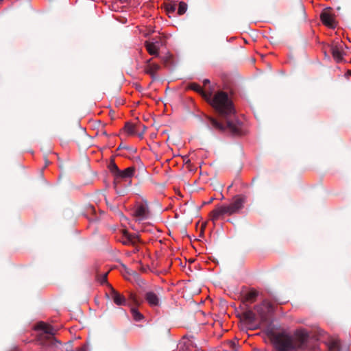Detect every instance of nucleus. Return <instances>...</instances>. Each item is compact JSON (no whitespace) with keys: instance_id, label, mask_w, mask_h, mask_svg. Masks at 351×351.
Instances as JSON below:
<instances>
[{"instance_id":"nucleus-1","label":"nucleus","mask_w":351,"mask_h":351,"mask_svg":"<svg viewBox=\"0 0 351 351\" xmlns=\"http://www.w3.org/2000/svg\"><path fill=\"white\" fill-rule=\"evenodd\" d=\"M206 101L222 118L220 122L212 117H208L211 125L221 132H228L232 135H241L242 124L234 119L235 109L227 93L219 90L213 95L210 90L209 98Z\"/></svg>"},{"instance_id":"nucleus-2","label":"nucleus","mask_w":351,"mask_h":351,"mask_svg":"<svg viewBox=\"0 0 351 351\" xmlns=\"http://www.w3.org/2000/svg\"><path fill=\"white\" fill-rule=\"evenodd\" d=\"M309 335L304 329L297 330L293 335L284 332L273 337V343L276 351H291L304 350L307 345Z\"/></svg>"},{"instance_id":"nucleus-3","label":"nucleus","mask_w":351,"mask_h":351,"mask_svg":"<svg viewBox=\"0 0 351 351\" xmlns=\"http://www.w3.org/2000/svg\"><path fill=\"white\" fill-rule=\"evenodd\" d=\"M245 201L246 197L244 195H239L234 196L233 201L230 204L217 206L210 213V219L215 222L224 215L230 216L239 213L244 207Z\"/></svg>"},{"instance_id":"nucleus-4","label":"nucleus","mask_w":351,"mask_h":351,"mask_svg":"<svg viewBox=\"0 0 351 351\" xmlns=\"http://www.w3.org/2000/svg\"><path fill=\"white\" fill-rule=\"evenodd\" d=\"M37 328L41 332L37 336V343L44 348H56L60 343L54 337L53 328L44 322H39Z\"/></svg>"},{"instance_id":"nucleus-5","label":"nucleus","mask_w":351,"mask_h":351,"mask_svg":"<svg viewBox=\"0 0 351 351\" xmlns=\"http://www.w3.org/2000/svg\"><path fill=\"white\" fill-rule=\"evenodd\" d=\"M167 294L168 291H165L163 288H155V314L160 313V310L164 312L167 306Z\"/></svg>"},{"instance_id":"nucleus-6","label":"nucleus","mask_w":351,"mask_h":351,"mask_svg":"<svg viewBox=\"0 0 351 351\" xmlns=\"http://www.w3.org/2000/svg\"><path fill=\"white\" fill-rule=\"evenodd\" d=\"M133 215L139 222L143 221L149 217L151 212L146 200H143L136 206L134 210Z\"/></svg>"},{"instance_id":"nucleus-7","label":"nucleus","mask_w":351,"mask_h":351,"mask_svg":"<svg viewBox=\"0 0 351 351\" xmlns=\"http://www.w3.org/2000/svg\"><path fill=\"white\" fill-rule=\"evenodd\" d=\"M166 43L165 36L162 35L160 33H158V36H155V58H159L162 61L164 62L165 64H168L170 62L171 57L169 56H165L161 57L160 55V52L158 51L159 49V46H163Z\"/></svg>"},{"instance_id":"nucleus-8","label":"nucleus","mask_w":351,"mask_h":351,"mask_svg":"<svg viewBox=\"0 0 351 351\" xmlns=\"http://www.w3.org/2000/svg\"><path fill=\"white\" fill-rule=\"evenodd\" d=\"M320 19L325 25L330 28H335L337 25L331 8L324 9L320 14Z\"/></svg>"},{"instance_id":"nucleus-9","label":"nucleus","mask_w":351,"mask_h":351,"mask_svg":"<svg viewBox=\"0 0 351 351\" xmlns=\"http://www.w3.org/2000/svg\"><path fill=\"white\" fill-rule=\"evenodd\" d=\"M240 317L243 322L250 325V329L254 330L258 328V326L255 324L256 319V315L252 310L248 309L245 311L241 314Z\"/></svg>"},{"instance_id":"nucleus-10","label":"nucleus","mask_w":351,"mask_h":351,"mask_svg":"<svg viewBox=\"0 0 351 351\" xmlns=\"http://www.w3.org/2000/svg\"><path fill=\"white\" fill-rule=\"evenodd\" d=\"M134 172L135 168L134 167H128L123 171L120 170L119 173L117 174L114 179V183L117 184L122 180H127L128 178H132Z\"/></svg>"},{"instance_id":"nucleus-11","label":"nucleus","mask_w":351,"mask_h":351,"mask_svg":"<svg viewBox=\"0 0 351 351\" xmlns=\"http://www.w3.org/2000/svg\"><path fill=\"white\" fill-rule=\"evenodd\" d=\"M262 306L267 308V311L268 313H271V312L274 311V308L273 304L271 302H268L267 300H264L262 302L261 305L255 306V309L260 314L261 319H265V315L261 311Z\"/></svg>"},{"instance_id":"nucleus-12","label":"nucleus","mask_w":351,"mask_h":351,"mask_svg":"<svg viewBox=\"0 0 351 351\" xmlns=\"http://www.w3.org/2000/svg\"><path fill=\"white\" fill-rule=\"evenodd\" d=\"M189 88L199 93L206 101L209 98L210 91L206 92L196 83H192L189 85Z\"/></svg>"},{"instance_id":"nucleus-13","label":"nucleus","mask_w":351,"mask_h":351,"mask_svg":"<svg viewBox=\"0 0 351 351\" xmlns=\"http://www.w3.org/2000/svg\"><path fill=\"white\" fill-rule=\"evenodd\" d=\"M258 294V291L252 289L243 295V302L253 303L256 300Z\"/></svg>"},{"instance_id":"nucleus-14","label":"nucleus","mask_w":351,"mask_h":351,"mask_svg":"<svg viewBox=\"0 0 351 351\" xmlns=\"http://www.w3.org/2000/svg\"><path fill=\"white\" fill-rule=\"evenodd\" d=\"M110 290L114 302L119 306L124 305L125 304V299L124 296L116 291L113 287H111Z\"/></svg>"},{"instance_id":"nucleus-15","label":"nucleus","mask_w":351,"mask_h":351,"mask_svg":"<svg viewBox=\"0 0 351 351\" xmlns=\"http://www.w3.org/2000/svg\"><path fill=\"white\" fill-rule=\"evenodd\" d=\"M141 125V124L126 123L125 125V130L128 134L133 135L137 134L140 131Z\"/></svg>"},{"instance_id":"nucleus-16","label":"nucleus","mask_w":351,"mask_h":351,"mask_svg":"<svg viewBox=\"0 0 351 351\" xmlns=\"http://www.w3.org/2000/svg\"><path fill=\"white\" fill-rule=\"evenodd\" d=\"M331 53L333 58L337 62H340L343 60V53L341 50L337 46H334L331 48Z\"/></svg>"},{"instance_id":"nucleus-17","label":"nucleus","mask_w":351,"mask_h":351,"mask_svg":"<svg viewBox=\"0 0 351 351\" xmlns=\"http://www.w3.org/2000/svg\"><path fill=\"white\" fill-rule=\"evenodd\" d=\"M108 273L106 272L102 275L97 274L96 279L98 282H100L101 285H106L111 289V287H112L108 282Z\"/></svg>"},{"instance_id":"nucleus-18","label":"nucleus","mask_w":351,"mask_h":351,"mask_svg":"<svg viewBox=\"0 0 351 351\" xmlns=\"http://www.w3.org/2000/svg\"><path fill=\"white\" fill-rule=\"evenodd\" d=\"M124 235L128 237L131 245H134L138 242V237L136 234H130L127 230H123Z\"/></svg>"},{"instance_id":"nucleus-19","label":"nucleus","mask_w":351,"mask_h":351,"mask_svg":"<svg viewBox=\"0 0 351 351\" xmlns=\"http://www.w3.org/2000/svg\"><path fill=\"white\" fill-rule=\"evenodd\" d=\"M151 61L152 58L147 60L144 70L147 73L149 74L152 78H154V65L151 63Z\"/></svg>"},{"instance_id":"nucleus-20","label":"nucleus","mask_w":351,"mask_h":351,"mask_svg":"<svg viewBox=\"0 0 351 351\" xmlns=\"http://www.w3.org/2000/svg\"><path fill=\"white\" fill-rule=\"evenodd\" d=\"M330 351H340V342L338 340L332 341L328 344Z\"/></svg>"},{"instance_id":"nucleus-21","label":"nucleus","mask_w":351,"mask_h":351,"mask_svg":"<svg viewBox=\"0 0 351 351\" xmlns=\"http://www.w3.org/2000/svg\"><path fill=\"white\" fill-rule=\"evenodd\" d=\"M108 168L110 171L112 173L114 176V178H115L118 173H119V169L118 168L117 165L114 163V161H112L109 165Z\"/></svg>"},{"instance_id":"nucleus-22","label":"nucleus","mask_w":351,"mask_h":351,"mask_svg":"<svg viewBox=\"0 0 351 351\" xmlns=\"http://www.w3.org/2000/svg\"><path fill=\"white\" fill-rule=\"evenodd\" d=\"M177 4L176 2H170L166 3L165 9L167 14L173 13L176 10Z\"/></svg>"},{"instance_id":"nucleus-23","label":"nucleus","mask_w":351,"mask_h":351,"mask_svg":"<svg viewBox=\"0 0 351 351\" xmlns=\"http://www.w3.org/2000/svg\"><path fill=\"white\" fill-rule=\"evenodd\" d=\"M187 10V4L183 1L178 3V14L179 15L184 14Z\"/></svg>"},{"instance_id":"nucleus-24","label":"nucleus","mask_w":351,"mask_h":351,"mask_svg":"<svg viewBox=\"0 0 351 351\" xmlns=\"http://www.w3.org/2000/svg\"><path fill=\"white\" fill-rule=\"evenodd\" d=\"M138 124H141V125L140 126V131L137 133L138 136L140 137V138H142L143 136V134L144 133V132L145 131V130L147 128H148L149 127H151L152 125H154V123H148V124H142L141 123H139Z\"/></svg>"},{"instance_id":"nucleus-25","label":"nucleus","mask_w":351,"mask_h":351,"mask_svg":"<svg viewBox=\"0 0 351 351\" xmlns=\"http://www.w3.org/2000/svg\"><path fill=\"white\" fill-rule=\"evenodd\" d=\"M131 312H132L133 318L136 321H140L141 319H142V318H143L142 314L141 313H139L136 309L132 308L131 309Z\"/></svg>"},{"instance_id":"nucleus-26","label":"nucleus","mask_w":351,"mask_h":351,"mask_svg":"<svg viewBox=\"0 0 351 351\" xmlns=\"http://www.w3.org/2000/svg\"><path fill=\"white\" fill-rule=\"evenodd\" d=\"M145 47L150 55H154V43L145 42Z\"/></svg>"},{"instance_id":"nucleus-27","label":"nucleus","mask_w":351,"mask_h":351,"mask_svg":"<svg viewBox=\"0 0 351 351\" xmlns=\"http://www.w3.org/2000/svg\"><path fill=\"white\" fill-rule=\"evenodd\" d=\"M146 300L151 306H153L154 305V293L152 292H147L146 293Z\"/></svg>"},{"instance_id":"nucleus-28","label":"nucleus","mask_w":351,"mask_h":351,"mask_svg":"<svg viewBox=\"0 0 351 351\" xmlns=\"http://www.w3.org/2000/svg\"><path fill=\"white\" fill-rule=\"evenodd\" d=\"M164 188L165 185L163 184H155V193L157 192L158 194L162 195Z\"/></svg>"},{"instance_id":"nucleus-29","label":"nucleus","mask_w":351,"mask_h":351,"mask_svg":"<svg viewBox=\"0 0 351 351\" xmlns=\"http://www.w3.org/2000/svg\"><path fill=\"white\" fill-rule=\"evenodd\" d=\"M121 242L124 245H131V243L130 242L128 237H126V235H124L123 233V238H122Z\"/></svg>"},{"instance_id":"nucleus-30","label":"nucleus","mask_w":351,"mask_h":351,"mask_svg":"<svg viewBox=\"0 0 351 351\" xmlns=\"http://www.w3.org/2000/svg\"><path fill=\"white\" fill-rule=\"evenodd\" d=\"M230 347L232 348V350H236V343L234 341H230L229 342Z\"/></svg>"},{"instance_id":"nucleus-31","label":"nucleus","mask_w":351,"mask_h":351,"mask_svg":"<svg viewBox=\"0 0 351 351\" xmlns=\"http://www.w3.org/2000/svg\"><path fill=\"white\" fill-rule=\"evenodd\" d=\"M75 351H86V347L84 345L80 348H76Z\"/></svg>"},{"instance_id":"nucleus-32","label":"nucleus","mask_w":351,"mask_h":351,"mask_svg":"<svg viewBox=\"0 0 351 351\" xmlns=\"http://www.w3.org/2000/svg\"><path fill=\"white\" fill-rule=\"evenodd\" d=\"M209 83H210V80L208 79H206L203 81V84L204 86H206V84H208Z\"/></svg>"},{"instance_id":"nucleus-33","label":"nucleus","mask_w":351,"mask_h":351,"mask_svg":"<svg viewBox=\"0 0 351 351\" xmlns=\"http://www.w3.org/2000/svg\"><path fill=\"white\" fill-rule=\"evenodd\" d=\"M157 206L158 207L159 212H160V213L162 212L163 208H162V206L160 204H158Z\"/></svg>"},{"instance_id":"nucleus-34","label":"nucleus","mask_w":351,"mask_h":351,"mask_svg":"<svg viewBox=\"0 0 351 351\" xmlns=\"http://www.w3.org/2000/svg\"><path fill=\"white\" fill-rule=\"evenodd\" d=\"M131 298H132V300L135 303H136V302H137V301H136V298H135V296H134V295H131Z\"/></svg>"},{"instance_id":"nucleus-35","label":"nucleus","mask_w":351,"mask_h":351,"mask_svg":"<svg viewBox=\"0 0 351 351\" xmlns=\"http://www.w3.org/2000/svg\"><path fill=\"white\" fill-rule=\"evenodd\" d=\"M145 121L148 124V123H153L152 121H150L149 119H145Z\"/></svg>"},{"instance_id":"nucleus-36","label":"nucleus","mask_w":351,"mask_h":351,"mask_svg":"<svg viewBox=\"0 0 351 351\" xmlns=\"http://www.w3.org/2000/svg\"><path fill=\"white\" fill-rule=\"evenodd\" d=\"M147 225H145V227L143 228L144 231H149L150 230L149 228H147Z\"/></svg>"},{"instance_id":"nucleus-37","label":"nucleus","mask_w":351,"mask_h":351,"mask_svg":"<svg viewBox=\"0 0 351 351\" xmlns=\"http://www.w3.org/2000/svg\"><path fill=\"white\" fill-rule=\"evenodd\" d=\"M49 163V160L45 159V166H47Z\"/></svg>"},{"instance_id":"nucleus-38","label":"nucleus","mask_w":351,"mask_h":351,"mask_svg":"<svg viewBox=\"0 0 351 351\" xmlns=\"http://www.w3.org/2000/svg\"><path fill=\"white\" fill-rule=\"evenodd\" d=\"M154 68L156 71L159 68V66L156 64H155Z\"/></svg>"},{"instance_id":"nucleus-39","label":"nucleus","mask_w":351,"mask_h":351,"mask_svg":"<svg viewBox=\"0 0 351 351\" xmlns=\"http://www.w3.org/2000/svg\"><path fill=\"white\" fill-rule=\"evenodd\" d=\"M167 271V269H164L162 271H160V273H166Z\"/></svg>"},{"instance_id":"nucleus-40","label":"nucleus","mask_w":351,"mask_h":351,"mask_svg":"<svg viewBox=\"0 0 351 351\" xmlns=\"http://www.w3.org/2000/svg\"><path fill=\"white\" fill-rule=\"evenodd\" d=\"M141 269H142V271H144V272H146V271H147L146 269H145V267H142Z\"/></svg>"},{"instance_id":"nucleus-41","label":"nucleus","mask_w":351,"mask_h":351,"mask_svg":"<svg viewBox=\"0 0 351 351\" xmlns=\"http://www.w3.org/2000/svg\"><path fill=\"white\" fill-rule=\"evenodd\" d=\"M102 134L104 135V136H107L108 135L106 131H104L102 132Z\"/></svg>"},{"instance_id":"nucleus-42","label":"nucleus","mask_w":351,"mask_h":351,"mask_svg":"<svg viewBox=\"0 0 351 351\" xmlns=\"http://www.w3.org/2000/svg\"><path fill=\"white\" fill-rule=\"evenodd\" d=\"M213 199H214V198H211V199H210V201L208 202V204L211 203V202L213 201Z\"/></svg>"},{"instance_id":"nucleus-43","label":"nucleus","mask_w":351,"mask_h":351,"mask_svg":"<svg viewBox=\"0 0 351 351\" xmlns=\"http://www.w3.org/2000/svg\"><path fill=\"white\" fill-rule=\"evenodd\" d=\"M155 229H156L159 232H161V230L159 228L155 227Z\"/></svg>"},{"instance_id":"nucleus-44","label":"nucleus","mask_w":351,"mask_h":351,"mask_svg":"<svg viewBox=\"0 0 351 351\" xmlns=\"http://www.w3.org/2000/svg\"><path fill=\"white\" fill-rule=\"evenodd\" d=\"M160 265V263H156V265H154V267H156V266H159Z\"/></svg>"},{"instance_id":"nucleus-45","label":"nucleus","mask_w":351,"mask_h":351,"mask_svg":"<svg viewBox=\"0 0 351 351\" xmlns=\"http://www.w3.org/2000/svg\"><path fill=\"white\" fill-rule=\"evenodd\" d=\"M160 265V263H156V265H154V267H156V266H159Z\"/></svg>"},{"instance_id":"nucleus-46","label":"nucleus","mask_w":351,"mask_h":351,"mask_svg":"<svg viewBox=\"0 0 351 351\" xmlns=\"http://www.w3.org/2000/svg\"><path fill=\"white\" fill-rule=\"evenodd\" d=\"M255 180H256V178H253V179H252V183H254V182H255Z\"/></svg>"},{"instance_id":"nucleus-47","label":"nucleus","mask_w":351,"mask_h":351,"mask_svg":"<svg viewBox=\"0 0 351 351\" xmlns=\"http://www.w3.org/2000/svg\"><path fill=\"white\" fill-rule=\"evenodd\" d=\"M158 270L155 269L154 274H156V273H158Z\"/></svg>"},{"instance_id":"nucleus-48","label":"nucleus","mask_w":351,"mask_h":351,"mask_svg":"<svg viewBox=\"0 0 351 351\" xmlns=\"http://www.w3.org/2000/svg\"><path fill=\"white\" fill-rule=\"evenodd\" d=\"M179 351H184V349L182 350V348H180Z\"/></svg>"},{"instance_id":"nucleus-49","label":"nucleus","mask_w":351,"mask_h":351,"mask_svg":"<svg viewBox=\"0 0 351 351\" xmlns=\"http://www.w3.org/2000/svg\"><path fill=\"white\" fill-rule=\"evenodd\" d=\"M121 147H123V145L119 146L118 149H120Z\"/></svg>"},{"instance_id":"nucleus-50","label":"nucleus","mask_w":351,"mask_h":351,"mask_svg":"<svg viewBox=\"0 0 351 351\" xmlns=\"http://www.w3.org/2000/svg\"><path fill=\"white\" fill-rule=\"evenodd\" d=\"M121 147H123V145L119 146L118 149H120Z\"/></svg>"},{"instance_id":"nucleus-51","label":"nucleus","mask_w":351,"mask_h":351,"mask_svg":"<svg viewBox=\"0 0 351 351\" xmlns=\"http://www.w3.org/2000/svg\"><path fill=\"white\" fill-rule=\"evenodd\" d=\"M121 147H123V145L119 146L118 149H120Z\"/></svg>"},{"instance_id":"nucleus-52","label":"nucleus","mask_w":351,"mask_h":351,"mask_svg":"<svg viewBox=\"0 0 351 351\" xmlns=\"http://www.w3.org/2000/svg\"><path fill=\"white\" fill-rule=\"evenodd\" d=\"M163 50H164V53H166V49H163Z\"/></svg>"},{"instance_id":"nucleus-53","label":"nucleus","mask_w":351,"mask_h":351,"mask_svg":"<svg viewBox=\"0 0 351 351\" xmlns=\"http://www.w3.org/2000/svg\"><path fill=\"white\" fill-rule=\"evenodd\" d=\"M158 242H159V243H161V242H162L161 239H160V240L158 241Z\"/></svg>"}]
</instances>
